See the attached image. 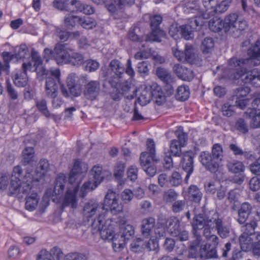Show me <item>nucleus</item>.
I'll use <instances>...</instances> for the list:
<instances>
[{
    "instance_id": "nucleus-6",
    "label": "nucleus",
    "mask_w": 260,
    "mask_h": 260,
    "mask_svg": "<svg viewBox=\"0 0 260 260\" xmlns=\"http://www.w3.org/2000/svg\"><path fill=\"white\" fill-rule=\"evenodd\" d=\"M245 64H249L247 60L244 58L232 57L228 61V69L231 77L235 80H242L247 70L244 67Z\"/></svg>"
},
{
    "instance_id": "nucleus-34",
    "label": "nucleus",
    "mask_w": 260,
    "mask_h": 260,
    "mask_svg": "<svg viewBox=\"0 0 260 260\" xmlns=\"http://www.w3.org/2000/svg\"><path fill=\"white\" fill-rule=\"evenodd\" d=\"M91 175L92 176L93 180L92 183L98 186L104 179L105 176L103 171L102 167L100 165H95L90 171Z\"/></svg>"
},
{
    "instance_id": "nucleus-28",
    "label": "nucleus",
    "mask_w": 260,
    "mask_h": 260,
    "mask_svg": "<svg viewBox=\"0 0 260 260\" xmlns=\"http://www.w3.org/2000/svg\"><path fill=\"white\" fill-rule=\"evenodd\" d=\"M253 209L252 206L248 202L243 203L238 210L237 221L240 224H244L247 220Z\"/></svg>"
},
{
    "instance_id": "nucleus-47",
    "label": "nucleus",
    "mask_w": 260,
    "mask_h": 260,
    "mask_svg": "<svg viewBox=\"0 0 260 260\" xmlns=\"http://www.w3.org/2000/svg\"><path fill=\"white\" fill-rule=\"evenodd\" d=\"M180 36L184 39L189 40L193 38V30L192 26L189 24L180 25Z\"/></svg>"
},
{
    "instance_id": "nucleus-7",
    "label": "nucleus",
    "mask_w": 260,
    "mask_h": 260,
    "mask_svg": "<svg viewBox=\"0 0 260 260\" xmlns=\"http://www.w3.org/2000/svg\"><path fill=\"white\" fill-rule=\"evenodd\" d=\"M135 234L134 227L130 224L122 225L120 232L116 234V238L113 243V249L118 251L122 249L127 241L132 238Z\"/></svg>"
},
{
    "instance_id": "nucleus-30",
    "label": "nucleus",
    "mask_w": 260,
    "mask_h": 260,
    "mask_svg": "<svg viewBox=\"0 0 260 260\" xmlns=\"http://www.w3.org/2000/svg\"><path fill=\"white\" fill-rule=\"evenodd\" d=\"M109 84L114 89L118 90V92L122 94H126L130 90L131 87L127 82L119 83V79L111 77L109 81Z\"/></svg>"
},
{
    "instance_id": "nucleus-40",
    "label": "nucleus",
    "mask_w": 260,
    "mask_h": 260,
    "mask_svg": "<svg viewBox=\"0 0 260 260\" xmlns=\"http://www.w3.org/2000/svg\"><path fill=\"white\" fill-rule=\"evenodd\" d=\"M226 166L229 171L234 174H240L245 169L243 162L240 161H229Z\"/></svg>"
},
{
    "instance_id": "nucleus-16",
    "label": "nucleus",
    "mask_w": 260,
    "mask_h": 260,
    "mask_svg": "<svg viewBox=\"0 0 260 260\" xmlns=\"http://www.w3.org/2000/svg\"><path fill=\"white\" fill-rule=\"evenodd\" d=\"M100 91V82L97 80H91L85 84L83 94L87 100L92 101L98 98Z\"/></svg>"
},
{
    "instance_id": "nucleus-9",
    "label": "nucleus",
    "mask_w": 260,
    "mask_h": 260,
    "mask_svg": "<svg viewBox=\"0 0 260 260\" xmlns=\"http://www.w3.org/2000/svg\"><path fill=\"white\" fill-rule=\"evenodd\" d=\"M226 23L229 25V33L234 37H239L241 31L247 26L246 21L242 18H239L236 13L231 14L226 17Z\"/></svg>"
},
{
    "instance_id": "nucleus-45",
    "label": "nucleus",
    "mask_w": 260,
    "mask_h": 260,
    "mask_svg": "<svg viewBox=\"0 0 260 260\" xmlns=\"http://www.w3.org/2000/svg\"><path fill=\"white\" fill-rule=\"evenodd\" d=\"M35 151L32 147H26L22 152V162L24 165L30 164L33 160Z\"/></svg>"
},
{
    "instance_id": "nucleus-5",
    "label": "nucleus",
    "mask_w": 260,
    "mask_h": 260,
    "mask_svg": "<svg viewBox=\"0 0 260 260\" xmlns=\"http://www.w3.org/2000/svg\"><path fill=\"white\" fill-rule=\"evenodd\" d=\"M215 211H210L208 215L204 216L203 214L200 213L196 214L193 217V221L191 223L192 232L193 235L196 237V242L197 244H199L201 241L202 237L201 232L202 230H205L207 227L209 220L213 217Z\"/></svg>"
},
{
    "instance_id": "nucleus-21",
    "label": "nucleus",
    "mask_w": 260,
    "mask_h": 260,
    "mask_svg": "<svg viewBox=\"0 0 260 260\" xmlns=\"http://www.w3.org/2000/svg\"><path fill=\"white\" fill-rule=\"evenodd\" d=\"M66 184V179L64 175H59L55 180L54 189L51 196L53 202L57 203L60 199Z\"/></svg>"
},
{
    "instance_id": "nucleus-19",
    "label": "nucleus",
    "mask_w": 260,
    "mask_h": 260,
    "mask_svg": "<svg viewBox=\"0 0 260 260\" xmlns=\"http://www.w3.org/2000/svg\"><path fill=\"white\" fill-rule=\"evenodd\" d=\"M88 168L86 164L82 163L79 160L75 162L74 167L72 169L69 181L71 184H73L76 181L78 184V180L80 181L82 178V174L86 173L87 171Z\"/></svg>"
},
{
    "instance_id": "nucleus-59",
    "label": "nucleus",
    "mask_w": 260,
    "mask_h": 260,
    "mask_svg": "<svg viewBox=\"0 0 260 260\" xmlns=\"http://www.w3.org/2000/svg\"><path fill=\"white\" fill-rule=\"evenodd\" d=\"M82 64H83L84 70L89 72L97 70L100 66V64L97 61L92 59H88L85 61H83Z\"/></svg>"
},
{
    "instance_id": "nucleus-27",
    "label": "nucleus",
    "mask_w": 260,
    "mask_h": 260,
    "mask_svg": "<svg viewBox=\"0 0 260 260\" xmlns=\"http://www.w3.org/2000/svg\"><path fill=\"white\" fill-rule=\"evenodd\" d=\"M257 226V223L255 220H250L249 222H246L241 226V231L242 233L239 238V243L241 241L246 240L249 236L255 233V229Z\"/></svg>"
},
{
    "instance_id": "nucleus-39",
    "label": "nucleus",
    "mask_w": 260,
    "mask_h": 260,
    "mask_svg": "<svg viewBox=\"0 0 260 260\" xmlns=\"http://www.w3.org/2000/svg\"><path fill=\"white\" fill-rule=\"evenodd\" d=\"M87 81V76H78L74 73L70 74L67 78V86L80 85Z\"/></svg>"
},
{
    "instance_id": "nucleus-55",
    "label": "nucleus",
    "mask_w": 260,
    "mask_h": 260,
    "mask_svg": "<svg viewBox=\"0 0 260 260\" xmlns=\"http://www.w3.org/2000/svg\"><path fill=\"white\" fill-rule=\"evenodd\" d=\"M28 53V48L25 44L21 45L15 49V53L13 54L16 61L24 58Z\"/></svg>"
},
{
    "instance_id": "nucleus-20",
    "label": "nucleus",
    "mask_w": 260,
    "mask_h": 260,
    "mask_svg": "<svg viewBox=\"0 0 260 260\" xmlns=\"http://www.w3.org/2000/svg\"><path fill=\"white\" fill-rule=\"evenodd\" d=\"M247 55L249 56L246 59L250 65L257 66L260 64V41L257 40L247 50Z\"/></svg>"
},
{
    "instance_id": "nucleus-42",
    "label": "nucleus",
    "mask_w": 260,
    "mask_h": 260,
    "mask_svg": "<svg viewBox=\"0 0 260 260\" xmlns=\"http://www.w3.org/2000/svg\"><path fill=\"white\" fill-rule=\"evenodd\" d=\"M153 96V90L143 89L137 99V102L142 106H145L149 103Z\"/></svg>"
},
{
    "instance_id": "nucleus-51",
    "label": "nucleus",
    "mask_w": 260,
    "mask_h": 260,
    "mask_svg": "<svg viewBox=\"0 0 260 260\" xmlns=\"http://www.w3.org/2000/svg\"><path fill=\"white\" fill-rule=\"evenodd\" d=\"M79 24L85 29H91L95 27L96 21L90 17H80Z\"/></svg>"
},
{
    "instance_id": "nucleus-61",
    "label": "nucleus",
    "mask_w": 260,
    "mask_h": 260,
    "mask_svg": "<svg viewBox=\"0 0 260 260\" xmlns=\"http://www.w3.org/2000/svg\"><path fill=\"white\" fill-rule=\"evenodd\" d=\"M187 203L185 200H176L172 204L171 210L175 214L180 213L183 211Z\"/></svg>"
},
{
    "instance_id": "nucleus-37",
    "label": "nucleus",
    "mask_w": 260,
    "mask_h": 260,
    "mask_svg": "<svg viewBox=\"0 0 260 260\" xmlns=\"http://www.w3.org/2000/svg\"><path fill=\"white\" fill-rule=\"evenodd\" d=\"M231 3L232 0H223L220 3H216L214 8L209 11V15L213 16L215 14L225 12L229 8Z\"/></svg>"
},
{
    "instance_id": "nucleus-53",
    "label": "nucleus",
    "mask_w": 260,
    "mask_h": 260,
    "mask_svg": "<svg viewBox=\"0 0 260 260\" xmlns=\"http://www.w3.org/2000/svg\"><path fill=\"white\" fill-rule=\"evenodd\" d=\"M145 241L139 238L131 244V250L135 253L142 252L145 250Z\"/></svg>"
},
{
    "instance_id": "nucleus-63",
    "label": "nucleus",
    "mask_w": 260,
    "mask_h": 260,
    "mask_svg": "<svg viewBox=\"0 0 260 260\" xmlns=\"http://www.w3.org/2000/svg\"><path fill=\"white\" fill-rule=\"evenodd\" d=\"M125 164L122 161L117 162L114 167V177L118 179H121L123 176Z\"/></svg>"
},
{
    "instance_id": "nucleus-56",
    "label": "nucleus",
    "mask_w": 260,
    "mask_h": 260,
    "mask_svg": "<svg viewBox=\"0 0 260 260\" xmlns=\"http://www.w3.org/2000/svg\"><path fill=\"white\" fill-rule=\"evenodd\" d=\"M184 146L178 143V141L174 139L171 141L170 145V153L175 156H180L181 155V147Z\"/></svg>"
},
{
    "instance_id": "nucleus-1",
    "label": "nucleus",
    "mask_w": 260,
    "mask_h": 260,
    "mask_svg": "<svg viewBox=\"0 0 260 260\" xmlns=\"http://www.w3.org/2000/svg\"><path fill=\"white\" fill-rule=\"evenodd\" d=\"M49 168L48 160L41 159L36 170L38 177L34 178L32 175L27 171L24 174L20 166L14 167L11 175V193L15 195L29 194L32 188L33 183L38 182L40 178L48 171Z\"/></svg>"
},
{
    "instance_id": "nucleus-57",
    "label": "nucleus",
    "mask_w": 260,
    "mask_h": 260,
    "mask_svg": "<svg viewBox=\"0 0 260 260\" xmlns=\"http://www.w3.org/2000/svg\"><path fill=\"white\" fill-rule=\"evenodd\" d=\"M216 248L217 246H213L211 244L206 243L201 249L206 252L207 258H216L217 257Z\"/></svg>"
},
{
    "instance_id": "nucleus-13",
    "label": "nucleus",
    "mask_w": 260,
    "mask_h": 260,
    "mask_svg": "<svg viewBox=\"0 0 260 260\" xmlns=\"http://www.w3.org/2000/svg\"><path fill=\"white\" fill-rule=\"evenodd\" d=\"M82 3L80 0H55L53 2L54 8L71 13H79L81 10Z\"/></svg>"
},
{
    "instance_id": "nucleus-38",
    "label": "nucleus",
    "mask_w": 260,
    "mask_h": 260,
    "mask_svg": "<svg viewBox=\"0 0 260 260\" xmlns=\"http://www.w3.org/2000/svg\"><path fill=\"white\" fill-rule=\"evenodd\" d=\"M40 198L36 192H31L29 196L25 198V209L29 211H34L38 204Z\"/></svg>"
},
{
    "instance_id": "nucleus-32",
    "label": "nucleus",
    "mask_w": 260,
    "mask_h": 260,
    "mask_svg": "<svg viewBox=\"0 0 260 260\" xmlns=\"http://www.w3.org/2000/svg\"><path fill=\"white\" fill-rule=\"evenodd\" d=\"M187 193L188 199L193 202L199 203L202 198L203 193L196 185H190Z\"/></svg>"
},
{
    "instance_id": "nucleus-12",
    "label": "nucleus",
    "mask_w": 260,
    "mask_h": 260,
    "mask_svg": "<svg viewBox=\"0 0 260 260\" xmlns=\"http://www.w3.org/2000/svg\"><path fill=\"white\" fill-rule=\"evenodd\" d=\"M102 209L110 210L112 214L116 215L122 212L123 205L119 203L116 193L112 191H109L105 197Z\"/></svg>"
},
{
    "instance_id": "nucleus-62",
    "label": "nucleus",
    "mask_w": 260,
    "mask_h": 260,
    "mask_svg": "<svg viewBox=\"0 0 260 260\" xmlns=\"http://www.w3.org/2000/svg\"><path fill=\"white\" fill-rule=\"evenodd\" d=\"M96 187H97L96 185L93 184L92 181L85 182L81 188L80 196L82 198L85 197L88 192L92 191Z\"/></svg>"
},
{
    "instance_id": "nucleus-41",
    "label": "nucleus",
    "mask_w": 260,
    "mask_h": 260,
    "mask_svg": "<svg viewBox=\"0 0 260 260\" xmlns=\"http://www.w3.org/2000/svg\"><path fill=\"white\" fill-rule=\"evenodd\" d=\"M213 231L207 225V227L204 230L203 233L206 239L212 243V246L217 247L219 242V238L217 235L212 233Z\"/></svg>"
},
{
    "instance_id": "nucleus-31",
    "label": "nucleus",
    "mask_w": 260,
    "mask_h": 260,
    "mask_svg": "<svg viewBox=\"0 0 260 260\" xmlns=\"http://www.w3.org/2000/svg\"><path fill=\"white\" fill-rule=\"evenodd\" d=\"M246 117L251 119L250 124L252 128H260V111L247 109L245 112Z\"/></svg>"
},
{
    "instance_id": "nucleus-52",
    "label": "nucleus",
    "mask_w": 260,
    "mask_h": 260,
    "mask_svg": "<svg viewBox=\"0 0 260 260\" xmlns=\"http://www.w3.org/2000/svg\"><path fill=\"white\" fill-rule=\"evenodd\" d=\"M2 56L4 60V72L6 73V75H9L10 73V66L9 63L10 61L15 59L14 56L13 54H11L9 52H3L2 53Z\"/></svg>"
},
{
    "instance_id": "nucleus-49",
    "label": "nucleus",
    "mask_w": 260,
    "mask_h": 260,
    "mask_svg": "<svg viewBox=\"0 0 260 260\" xmlns=\"http://www.w3.org/2000/svg\"><path fill=\"white\" fill-rule=\"evenodd\" d=\"M156 103L158 105H161L166 102V96L161 90L160 87L157 86L153 90V96Z\"/></svg>"
},
{
    "instance_id": "nucleus-26",
    "label": "nucleus",
    "mask_w": 260,
    "mask_h": 260,
    "mask_svg": "<svg viewBox=\"0 0 260 260\" xmlns=\"http://www.w3.org/2000/svg\"><path fill=\"white\" fill-rule=\"evenodd\" d=\"M209 27L213 32H219L222 29L225 32L229 31V25L226 23V17L224 20L219 18H213L209 22Z\"/></svg>"
},
{
    "instance_id": "nucleus-48",
    "label": "nucleus",
    "mask_w": 260,
    "mask_h": 260,
    "mask_svg": "<svg viewBox=\"0 0 260 260\" xmlns=\"http://www.w3.org/2000/svg\"><path fill=\"white\" fill-rule=\"evenodd\" d=\"M37 109L46 117L50 118V113L48 109L47 101L43 99L36 101Z\"/></svg>"
},
{
    "instance_id": "nucleus-43",
    "label": "nucleus",
    "mask_w": 260,
    "mask_h": 260,
    "mask_svg": "<svg viewBox=\"0 0 260 260\" xmlns=\"http://www.w3.org/2000/svg\"><path fill=\"white\" fill-rule=\"evenodd\" d=\"M185 61L190 64L196 63L197 55L191 45L186 44L184 49Z\"/></svg>"
},
{
    "instance_id": "nucleus-54",
    "label": "nucleus",
    "mask_w": 260,
    "mask_h": 260,
    "mask_svg": "<svg viewBox=\"0 0 260 260\" xmlns=\"http://www.w3.org/2000/svg\"><path fill=\"white\" fill-rule=\"evenodd\" d=\"M179 196L178 193L173 189H168L163 194L164 201L168 204L174 202Z\"/></svg>"
},
{
    "instance_id": "nucleus-25",
    "label": "nucleus",
    "mask_w": 260,
    "mask_h": 260,
    "mask_svg": "<svg viewBox=\"0 0 260 260\" xmlns=\"http://www.w3.org/2000/svg\"><path fill=\"white\" fill-rule=\"evenodd\" d=\"M173 71L180 79L185 81H190L194 77L192 71L180 64H175L173 67Z\"/></svg>"
},
{
    "instance_id": "nucleus-60",
    "label": "nucleus",
    "mask_w": 260,
    "mask_h": 260,
    "mask_svg": "<svg viewBox=\"0 0 260 260\" xmlns=\"http://www.w3.org/2000/svg\"><path fill=\"white\" fill-rule=\"evenodd\" d=\"M150 67L151 65L148 61L140 62L137 65L138 72L142 76L145 77L148 75Z\"/></svg>"
},
{
    "instance_id": "nucleus-64",
    "label": "nucleus",
    "mask_w": 260,
    "mask_h": 260,
    "mask_svg": "<svg viewBox=\"0 0 260 260\" xmlns=\"http://www.w3.org/2000/svg\"><path fill=\"white\" fill-rule=\"evenodd\" d=\"M64 260H87L86 256L79 252H71L64 257Z\"/></svg>"
},
{
    "instance_id": "nucleus-8",
    "label": "nucleus",
    "mask_w": 260,
    "mask_h": 260,
    "mask_svg": "<svg viewBox=\"0 0 260 260\" xmlns=\"http://www.w3.org/2000/svg\"><path fill=\"white\" fill-rule=\"evenodd\" d=\"M208 223L209 227L212 229V231H217L220 238L224 239L230 236V226L224 223L223 218L217 212H215L214 213L213 217L209 220Z\"/></svg>"
},
{
    "instance_id": "nucleus-11",
    "label": "nucleus",
    "mask_w": 260,
    "mask_h": 260,
    "mask_svg": "<svg viewBox=\"0 0 260 260\" xmlns=\"http://www.w3.org/2000/svg\"><path fill=\"white\" fill-rule=\"evenodd\" d=\"M239 243L242 251L251 250L254 255L260 256V232L252 234Z\"/></svg>"
},
{
    "instance_id": "nucleus-46",
    "label": "nucleus",
    "mask_w": 260,
    "mask_h": 260,
    "mask_svg": "<svg viewBox=\"0 0 260 260\" xmlns=\"http://www.w3.org/2000/svg\"><path fill=\"white\" fill-rule=\"evenodd\" d=\"M190 94V90L188 86L181 85L177 90L176 98L180 101H184L188 99Z\"/></svg>"
},
{
    "instance_id": "nucleus-2",
    "label": "nucleus",
    "mask_w": 260,
    "mask_h": 260,
    "mask_svg": "<svg viewBox=\"0 0 260 260\" xmlns=\"http://www.w3.org/2000/svg\"><path fill=\"white\" fill-rule=\"evenodd\" d=\"M37 78L41 81L46 79L45 93L48 97H53L58 94V88L60 84V71L58 68L49 70L42 68L37 71Z\"/></svg>"
},
{
    "instance_id": "nucleus-50",
    "label": "nucleus",
    "mask_w": 260,
    "mask_h": 260,
    "mask_svg": "<svg viewBox=\"0 0 260 260\" xmlns=\"http://www.w3.org/2000/svg\"><path fill=\"white\" fill-rule=\"evenodd\" d=\"M214 42L212 38H205L202 42L201 49L203 53L207 54L210 52L214 48Z\"/></svg>"
},
{
    "instance_id": "nucleus-23",
    "label": "nucleus",
    "mask_w": 260,
    "mask_h": 260,
    "mask_svg": "<svg viewBox=\"0 0 260 260\" xmlns=\"http://www.w3.org/2000/svg\"><path fill=\"white\" fill-rule=\"evenodd\" d=\"M101 206L99 204L94 200H91L86 202L83 208V215L84 218H87L88 220L92 218L95 215L100 214V210Z\"/></svg>"
},
{
    "instance_id": "nucleus-17",
    "label": "nucleus",
    "mask_w": 260,
    "mask_h": 260,
    "mask_svg": "<svg viewBox=\"0 0 260 260\" xmlns=\"http://www.w3.org/2000/svg\"><path fill=\"white\" fill-rule=\"evenodd\" d=\"M199 160L207 170L212 173L216 172L219 167V164L212 156V154L207 151L201 152Z\"/></svg>"
},
{
    "instance_id": "nucleus-4",
    "label": "nucleus",
    "mask_w": 260,
    "mask_h": 260,
    "mask_svg": "<svg viewBox=\"0 0 260 260\" xmlns=\"http://www.w3.org/2000/svg\"><path fill=\"white\" fill-rule=\"evenodd\" d=\"M146 146L147 151L141 153L140 161L146 174L153 177L156 174V169L151 165V162H157L159 159L155 155V143L153 139H148L146 142Z\"/></svg>"
},
{
    "instance_id": "nucleus-44",
    "label": "nucleus",
    "mask_w": 260,
    "mask_h": 260,
    "mask_svg": "<svg viewBox=\"0 0 260 260\" xmlns=\"http://www.w3.org/2000/svg\"><path fill=\"white\" fill-rule=\"evenodd\" d=\"M210 153L220 164L223 158V151L221 145L219 143L214 144L212 147V151Z\"/></svg>"
},
{
    "instance_id": "nucleus-33",
    "label": "nucleus",
    "mask_w": 260,
    "mask_h": 260,
    "mask_svg": "<svg viewBox=\"0 0 260 260\" xmlns=\"http://www.w3.org/2000/svg\"><path fill=\"white\" fill-rule=\"evenodd\" d=\"M84 58L82 54L75 51L72 47V50L69 53L66 64H70L73 66H79L83 63Z\"/></svg>"
},
{
    "instance_id": "nucleus-22",
    "label": "nucleus",
    "mask_w": 260,
    "mask_h": 260,
    "mask_svg": "<svg viewBox=\"0 0 260 260\" xmlns=\"http://www.w3.org/2000/svg\"><path fill=\"white\" fill-rule=\"evenodd\" d=\"M241 81L244 84H250L255 87H260V70L254 69L247 71Z\"/></svg>"
},
{
    "instance_id": "nucleus-24",
    "label": "nucleus",
    "mask_w": 260,
    "mask_h": 260,
    "mask_svg": "<svg viewBox=\"0 0 260 260\" xmlns=\"http://www.w3.org/2000/svg\"><path fill=\"white\" fill-rule=\"evenodd\" d=\"M155 224V220L153 217H149L142 219L141 223V231L143 237L149 238Z\"/></svg>"
},
{
    "instance_id": "nucleus-10",
    "label": "nucleus",
    "mask_w": 260,
    "mask_h": 260,
    "mask_svg": "<svg viewBox=\"0 0 260 260\" xmlns=\"http://www.w3.org/2000/svg\"><path fill=\"white\" fill-rule=\"evenodd\" d=\"M38 70L37 68L32 67L30 62H23L21 69L16 71L15 73L13 74L12 78L14 83L18 87H25L28 83L27 71L37 73Z\"/></svg>"
},
{
    "instance_id": "nucleus-58",
    "label": "nucleus",
    "mask_w": 260,
    "mask_h": 260,
    "mask_svg": "<svg viewBox=\"0 0 260 260\" xmlns=\"http://www.w3.org/2000/svg\"><path fill=\"white\" fill-rule=\"evenodd\" d=\"M79 16L68 14L64 18V23L66 26L69 28L74 27L78 22L79 23Z\"/></svg>"
},
{
    "instance_id": "nucleus-29",
    "label": "nucleus",
    "mask_w": 260,
    "mask_h": 260,
    "mask_svg": "<svg viewBox=\"0 0 260 260\" xmlns=\"http://www.w3.org/2000/svg\"><path fill=\"white\" fill-rule=\"evenodd\" d=\"M156 75L159 79L167 83L166 88L169 93L170 94L173 93L174 87L169 84L172 81L173 78L169 72L164 68H158L156 70Z\"/></svg>"
},
{
    "instance_id": "nucleus-18",
    "label": "nucleus",
    "mask_w": 260,
    "mask_h": 260,
    "mask_svg": "<svg viewBox=\"0 0 260 260\" xmlns=\"http://www.w3.org/2000/svg\"><path fill=\"white\" fill-rule=\"evenodd\" d=\"M79 189V184L69 187L66 191L62 202V209L70 206L72 208H76L77 206V193Z\"/></svg>"
},
{
    "instance_id": "nucleus-36",
    "label": "nucleus",
    "mask_w": 260,
    "mask_h": 260,
    "mask_svg": "<svg viewBox=\"0 0 260 260\" xmlns=\"http://www.w3.org/2000/svg\"><path fill=\"white\" fill-rule=\"evenodd\" d=\"M167 228L173 236H176L181 229L179 220L176 217H170L167 221Z\"/></svg>"
},
{
    "instance_id": "nucleus-3",
    "label": "nucleus",
    "mask_w": 260,
    "mask_h": 260,
    "mask_svg": "<svg viewBox=\"0 0 260 260\" xmlns=\"http://www.w3.org/2000/svg\"><path fill=\"white\" fill-rule=\"evenodd\" d=\"M105 220V215L100 214L97 218H94L91 223L93 233L100 232L103 239L112 241V247L116 238L114 234L115 224L111 219Z\"/></svg>"
},
{
    "instance_id": "nucleus-35",
    "label": "nucleus",
    "mask_w": 260,
    "mask_h": 260,
    "mask_svg": "<svg viewBox=\"0 0 260 260\" xmlns=\"http://www.w3.org/2000/svg\"><path fill=\"white\" fill-rule=\"evenodd\" d=\"M110 69L114 73L116 77L119 79L124 73L125 68L122 63L117 59L112 60L109 64Z\"/></svg>"
},
{
    "instance_id": "nucleus-14",
    "label": "nucleus",
    "mask_w": 260,
    "mask_h": 260,
    "mask_svg": "<svg viewBox=\"0 0 260 260\" xmlns=\"http://www.w3.org/2000/svg\"><path fill=\"white\" fill-rule=\"evenodd\" d=\"M72 47L67 44L57 43L54 48V59L59 65L66 64Z\"/></svg>"
},
{
    "instance_id": "nucleus-15",
    "label": "nucleus",
    "mask_w": 260,
    "mask_h": 260,
    "mask_svg": "<svg viewBox=\"0 0 260 260\" xmlns=\"http://www.w3.org/2000/svg\"><path fill=\"white\" fill-rule=\"evenodd\" d=\"M194 154L191 151H188L183 154L181 160V168L186 173L184 179V182L188 184L190 175L194 170L193 159Z\"/></svg>"
}]
</instances>
